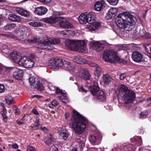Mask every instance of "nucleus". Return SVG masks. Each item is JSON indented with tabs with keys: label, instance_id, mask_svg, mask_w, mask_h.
Wrapping results in <instances>:
<instances>
[{
	"label": "nucleus",
	"instance_id": "31",
	"mask_svg": "<svg viewBox=\"0 0 151 151\" xmlns=\"http://www.w3.org/2000/svg\"><path fill=\"white\" fill-rule=\"evenodd\" d=\"M40 48L42 49H46L47 48V39H43L40 41Z\"/></svg>",
	"mask_w": 151,
	"mask_h": 151
},
{
	"label": "nucleus",
	"instance_id": "42",
	"mask_svg": "<svg viewBox=\"0 0 151 151\" xmlns=\"http://www.w3.org/2000/svg\"><path fill=\"white\" fill-rule=\"evenodd\" d=\"M147 52L151 54V44H147L145 46Z\"/></svg>",
	"mask_w": 151,
	"mask_h": 151
},
{
	"label": "nucleus",
	"instance_id": "50",
	"mask_svg": "<svg viewBox=\"0 0 151 151\" xmlns=\"http://www.w3.org/2000/svg\"><path fill=\"white\" fill-rule=\"evenodd\" d=\"M27 151H37V150L33 147L30 145H28L27 146Z\"/></svg>",
	"mask_w": 151,
	"mask_h": 151
},
{
	"label": "nucleus",
	"instance_id": "55",
	"mask_svg": "<svg viewBox=\"0 0 151 151\" xmlns=\"http://www.w3.org/2000/svg\"><path fill=\"white\" fill-rule=\"evenodd\" d=\"M133 34L135 36H139V32L136 29L133 32Z\"/></svg>",
	"mask_w": 151,
	"mask_h": 151
},
{
	"label": "nucleus",
	"instance_id": "64",
	"mask_svg": "<svg viewBox=\"0 0 151 151\" xmlns=\"http://www.w3.org/2000/svg\"><path fill=\"white\" fill-rule=\"evenodd\" d=\"M32 113L38 115L39 113L38 111L35 109H33L32 111Z\"/></svg>",
	"mask_w": 151,
	"mask_h": 151
},
{
	"label": "nucleus",
	"instance_id": "57",
	"mask_svg": "<svg viewBox=\"0 0 151 151\" xmlns=\"http://www.w3.org/2000/svg\"><path fill=\"white\" fill-rule=\"evenodd\" d=\"M51 104L52 106H55L58 105L57 101L55 100H53L51 102Z\"/></svg>",
	"mask_w": 151,
	"mask_h": 151
},
{
	"label": "nucleus",
	"instance_id": "19",
	"mask_svg": "<svg viewBox=\"0 0 151 151\" xmlns=\"http://www.w3.org/2000/svg\"><path fill=\"white\" fill-rule=\"evenodd\" d=\"M63 68L65 70L70 72L74 71L75 68V67L74 65L68 61H65L63 63Z\"/></svg>",
	"mask_w": 151,
	"mask_h": 151
},
{
	"label": "nucleus",
	"instance_id": "29",
	"mask_svg": "<svg viewBox=\"0 0 151 151\" xmlns=\"http://www.w3.org/2000/svg\"><path fill=\"white\" fill-rule=\"evenodd\" d=\"M117 11V9L115 8L110 9L107 13V16L109 18H114L116 16Z\"/></svg>",
	"mask_w": 151,
	"mask_h": 151
},
{
	"label": "nucleus",
	"instance_id": "59",
	"mask_svg": "<svg viewBox=\"0 0 151 151\" xmlns=\"http://www.w3.org/2000/svg\"><path fill=\"white\" fill-rule=\"evenodd\" d=\"M7 111H6V109L5 108H3L2 111V114H6Z\"/></svg>",
	"mask_w": 151,
	"mask_h": 151
},
{
	"label": "nucleus",
	"instance_id": "47",
	"mask_svg": "<svg viewBox=\"0 0 151 151\" xmlns=\"http://www.w3.org/2000/svg\"><path fill=\"white\" fill-rule=\"evenodd\" d=\"M111 151H125V150L123 149L122 147L118 146L113 148Z\"/></svg>",
	"mask_w": 151,
	"mask_h": 151
},
{
	"label": "nucleus",
	"instance_id": "37",
	"mask_svg": "<svg viewBox=\"0 0 151 151\" xmlns=\"http://www.w3.org/2000/svg\"><path fill=\"white\" fill-rule=\"evenodd\" d=\"M5 100L6 103L9 104L12 102L13 99L11 96L7 95L5 96Z\"/></svg>",
	"mask_w": 151,
	"mask_h": 151
},
{
	"label": "nucleus",
	"instance_id": "9",
	"mask_svg": "<svg viewBox=\"0 0 151 151\" xmlns=\"http://www.w3.org/2000/svg\"><path fill=\"white\" fill-rule=\"evenodd\" d=\"M29 80L30 88H37L40 91H42L44 90V87L42 84L39 81H36L34 77H29Z\"/></svg>",
	"mask_w": 151,
	"mask_h": 151
},
{
	"label": "nucleus",
	"instance_id": "14",
	"mask_svg": "<svg viewBox=\"0 0 151 151\" xmlns=\"http://www.w3.org/2000/svg\"><path fill=\"white\" fill-rule=\"evenodd\" d=\"M9 54L14 61L20 65L19 62L21 61L22 59V56H21L20 54L16 51H13Z\"/></svg>",
	"mask_w": 151,
	"mask_h": 151
},
{
	"label": "nucleus",
	"instance_id": "2",
	"mask_svg": "<svg viewBox=\"0 0 151 151\" xmlns=\"http://www.w3.org/2000/svg\"><path fill=\"white\" fill-rule=\"evenodd\" d=\"M73 113L71 119L73 128L77 134H81L86 128L87 120L75 110H73Z\"/></svg>",
	"mask_w": 151,
	"mask_h": 151
},
{
	"label": "nucleus",
	"instance_id": "24",
	"mask_svg": "<svg viewBox=\"0 0 151 151\" xmlns=\"http://www.w3.org/2000/svg\"><path fill=\"white\" fill-rule=\"evenodd\" d=\"M7 17L9 20L13 22H20L21 20V19L20 17L14 14H9Z\"/></svg>",
	"mask_w": 151,
	"mask_h": 151
},
{
	"label": "nucleus",
	"instance_id": "11",
	"mask_svg": "<svg viewBox=\"0 0 151 151\" xmlns=\"http://www.w3.org/2000/svg\"><path fill=\"white\" fill-rule=\"evenodd\" d=\"M75 46V51L83 52L85 50L86 46L83 41L76 42Z\"/></svg>",
	"mask_w": 151,
	"mask_h": 151
},
{
	"label": "nucleus",
	"instance_id": "16",
	"mask_svg": "<svg viewBox=\"0 0 151 151\" xmlns=\"http://www.w3.org/2000/svg\"><path fill=\"white\" fill-rule=\"evenodd\" d=\"M88 89L91 93L93 95H96L97 92L99 90V88L97 81L96 80L93 81V86H90Z\"/></svg>",
	"mask_w": 151,
	"mask_h": 151
},
{
	"label": "nucleus",
	"instance_id": "5",
	"mask_svg": "<svg viewBox=\"0 0 151 151\" xmlns=\"http://www.w3.org/2000/svg\"><path fill=\"white\" fill-rule=\"evenodd\" d=\"M118 57L117 52L114 50H108L105 51L104 53L103 58L106 61L111 63H114L115 58Z\"/></svg>",
	"mask_w": 151,
	"mask_h": 151
},
{
	"label": "nucleus",
	"instance_id": "56",
	"mask_svg": "<svg viewBox=\"0 0 151 151\" xmlns=\"http://www.w3.org/2000/svg\"><path fill=\"white\" fill-rule=\"evenodd\" d=\"M88 64H89L91 66V67H97V66H99L97 64H96L95 63L91 62H89L88 63Z\"/></svg>",
	"mask_w": 151,
	"mask_h": 151
},
{
	"label": "nucleus",
	"instance_id": "32",
	"mask_svg": "<svg viewBox=\"0 0 151 151\" xmlns=\"http://www.w3.org/2000/svg\"><path fill=\"white\" fill-rule=\"evenodd\" d=\"M1 49L3 52L6 53L7 56H9L10 53V50L8 49L7 46L6 44H3L1 47Z\"/></svg>",
	"mask_w": 151,
	"mask_h": 151
},
{
	"label": "nucleus",
	"instance_id": "51",
	"mask_svg": "<svg viewBox=\"0 0 151 151\" xmlns=\"http://www.w3.org/2000/svg\"><path fill=\"white\" fill-rule=\"evenodd\" d=\"M50 151H58V148L55 146H51L50 149Z\"/></svg>",
	"mask_w": 151,
	"mask_h": 151
},
{
	"label": "nucleus",
	"instance_id": "25",
	"mask_svg": "<svg viewBox=\"0 0 151 151\" xmlns=\"http://www.w3.org/2000/svg\"><path fill=\"white\" fill-rule=\"evenodd\" d=\"M16 10L17 13L22 16L28 17L30 16V14L29 12L22 8L17 7L16 8Z\"/></svg>",
	"mask_w": 151,
	"mask_h": 151
},
{
	"label": "nucleus",
	"instance_id": "1",
	"mask_svg": "<svg viewBox=\"0 0 151 151\" xmlns=\"http://www.w3.org/2000/svg\"><path fill=\"white\" fill-rule=\"evenodd\" d=\"M133 16L129 13L126 12L119 14L115 20L116 24L121 29L128 28L132 29L134 28L135 22Z\"/></svg>",
	"mask_w": 151,
	"mask_h": 151
},
{
	"label": "nucleus",
	"instance_id": "18",
	"mask_svg": "<svg viewBox=\"0 0 151 151\" xmlns=\"http://www.w3.org/2000/svg\"><path fill=\"white\" fill-rule=\"evenodd\" d=\"M105 2L104 0L97 1L94 5V9L97 11H100L105 6Z\"/></svg>",
	"mask_w": 151,
	"mask_h": 151
},
{
	"label": "nucleus",
	"instance_id": "44",
	"mask_svg": "<svg viewBox=\"0 0 151 151\" xmlns=\"http://www.w3.org/2000/svg\"><path fill=\"white\" fill-rule=\"evenodd\" d=\"M148 113L147 111H144L141 112L140 114L139 117L141 119L145 118V116L148 115Z\"/></svg>",
	"mask_w": 151,
	"mask_h": 151
},
{
	"label": "nucleus",
	"instance_id": "61",
	"mask_svg": "<svg viewBox=\"0 0 151 151\" xmlns=\"http://www.w3.org/2000/svg\"><path fill=\"white\" fill-rule=\"evenodd\" d=\"M41 129L42 130H43L44 132L45 133H47V129L45 127H41Z\"/></svg>",
	"mask_w": 151,
	"mask_h": 151
},
{
	"label": "nucleus",
	"instance_id": "13",
	"mask_svg": "<svg viewBox=\"0 0 151 151\" xmlns=\"http://www.w3.org/2000/svg\"><path fill=\"white\" fill-rule=\"evenodd\" d=\"M60 40L58 39L50 38L48 39V50H52L54 47L53 45H56L60 43Z\"/></svg>",
	"mask_w": 151,
	"mask_h": 151
},
{
	"label": "nucleus",
	"instance_id": "39",
	"mask_svg": "<svg viewBox=\"0 0 151 151\" xmlns=\"http://www.w3.org/2000/svg\"><path fill=\"white\" fill-rule=\"evenodd\" d=\"M112 80V78L111 77L108 75H105L104 76V81L106 84H109Z\"/></svg>",
	"mask_w": 151,
	"mask_h": 151
},
{
	"label": "nucleus",
	"instance_id": "4",
	"mask_svg": "<svg viewBox=\"0 0 151 151\" xmlns=\"http://www.w3.org/2000/svg\"><path fill=\"white\" fill-rule=\"evenodd\" d=\"M93 13L85 12L81 14L78 17V20L81 24H86L88 23L86 29H89L91 31H94L97 29L100 25V24L99 22H91L93 19Z\"/></svg>",
	"mask_w": 151,
	"mask_h": 151
},
{
	"label": "nucleus",
	"instance_id": "22",
	"mask_svg": "<svg viewBox=\"0 0 151 151\" xmlns=\"http://www.w3.org/2000/svg\"><path fill=\"white\" fill-rule=\"evenodd\" d=\"M142 55L137 51H134L132 53V58L135 62H139L142 58Z\"/></svg>",
	"mask_w": 151,
	"mask_h": 151
},
{
	"label": "nucleus",
	"instance_id": "52",
	"mask_svg": "<svg viewBox=\"0 0 151 151\" xmlns=\"http://www.w3.org/2000/svg\"><path fill=\"white\" fill-rule=\"evenodd\" d=\"M5 91V87L4 86L1 84H0V93H2Z\"/></svg>",
	"mask_w": 151,
	"mask_h": 151
},
{
	"label": "nucleus",
	"instance_id": "48",
	"mask_svg": "<svg viewBox=\"0 0 151 151\" xmlns=\"http://www.w3.org/2000/svg\"><path fill=\"white\" fill-rule=\"evenodd\" d=\"M54 141V139L52 138V136L51 134H50L48 136V145Z\"/></svg>",
	"mask_w": 151,
	"mask_h": 151
},
{
	"label": "nucleus",
	"instance_id": "8",
	"mask_svg": "<svg viewBox=\"0 0 151 151\" xmlns=\"http://www.w3.org/2000/svg\"><path fill=\"white\" fill-rule=\"evenodd\" d=\"M19 63L20 65L26 68H32L34 65V62L32 59L24 55L22 56L21 61Z\"/></svg>",
	"mask_w": 151,
	"mask_h": 151
},
{
	"label": "nucleus",
	"instance_id": "7",
	"mask_svg": "<svg viewBox=\"0 0 151 151\" xmlns=\"http://www.w3.org/2000/svg\"><path fill=\"white\" fill-rule=\"evenodd\" d=\"M0 35L2 36L3 38H12L17 40L24 42L25 41L27 37L26 34L25 32H22L16 36L14 35L11 34H0Z\"/></svg>",
	"mask_w": 151,
	"mask_h": 151
},
{
	"label": "nucleus",
	"instance_id": "17",
	"mask_svg": "<svg viewBox=\"0 0 151 151\" xmlns=\"http://www.w3.org/2000/svg\"><path fill=\"white\" fill-rule=\"evenodd\" d=\"M79 76L81 78L85 80H89L90 78V75L88 70L84 68L80 71Z\"/></svg>",
	"mask_w": 151,
	"mask_h": 151
},
{
	"label": "nucleus",
	"instance_id": "15",
	"mask_svg": "<svg viewBox=\"0 0 151 151\" xmlns=\"http://www.w3.org/2000/svg\"><path fill=\"white\" fill-rule=\"evenodd\" d=\"M90 45L92 47L93 49L96 51H99L104 49V45L98 42H91Z\"/></svg>",
	"mask_w": 151,
	"mask_h": 151
},
{
	"label": "nucleus",
	"instance_id": "45",
	"mask_svg": "<svg viewBox=\"0 0 151 151\" xmlns=\"http://www.w3.org/2000/svg\"><path fill=\"white\" fill-rule=\"evenodd\" d=\"M12 69V68L7 67L3 65V69L2 70H4L6 73L10 72Z\"/></svg>",
	"mask_w": 151,
	"mask_h": 151
},
{
	"label": "nucleus",
	"instance_id": "63",
	"mask_svg": "<svg viewBox=\"0 0 151 151\" xmlns=\"http://www.w3.org/2000/svg\"><path fill=\"white\" fill-rule=\"evenodd\" d=\"M80 89L83 92H84L85 93H86L87 91H88L87 90H85L83 87L81 86L80 88Z\"/></svg>",
	"mask_w": 151,
	"mask_h": 151
},
{
	"label": "nucleus",
	"instance_id": "36",
	"mask_svg": "<svg viewBox=\"0 0 151 151\" xmlns=\"http://www.w3.org/2000/svg\"><path fill=\"white\" fill-rule=\"evenodd\" d=\"M16 26V24L14 23H11L7 24L4 27V29L6 30H10L13 29Z\"/></svg>",
	"mask_w": 151,
	"mask_h": 151
},
{
	"label": "nucleus",
	"instance_id": "12",
	"mask_svg": "<svg viewBox=\"0 0 151 151\" xmlns=\"http://www.w3.org/2000/svg\"><path fill=\"white\" fill-rule=\"evenodd\" d=\"M62 14L61 12H55V14L56 15V16L48 18V23H55L58 21L63 19V17L59 16V15H62Z\"/></svg>",
	"mask_w": 151,
	"mask_h": 151
},
{
	"label": "nucleus",
	"instance_id": "60",
	"mask_svg": "<svg viewBox=\"0 0 151 151\" xmlns=\"http://www.w3.org/2000/svg\"><path fill=\"white\" fill-rule=\"evenodd\" d=\"M40 21L47 22V18H42L40 19Z\"/></svg>",
	"mask_w": 151,
	"mask_h": 151
},
{
	"label": "nucleus",
	"instance_id": "62",
	"mask_svg": "<svg viewBox=\"0 0 151 151\" xmlns=\"http://www.w3.org/2000/svg\"><path fill=\"white\" fill-rule=\"evenodd\" d=\"M65 116L66 119H68L69 117V113L68 112H66L65 114Z\"/></svg>",
	"mask_w": 151,
	"mask_h": 151
},
{
	"label": "nucleus",
	"instance_id": "30",
	"mask_svg": "<svg viewBox=\"0 0 151 151\" xmlns=\"http://www.w3.org/2000/svg\"><path fill=\"white\" fill-rule=\"evenodd\" d=\"M96 96L98 99L101 101L104 100L106 98L104 92L101 90H99Z\"/></svg>",
	"mask_w": 151,
	"mask_h": 151
},
{
	"label": "nucleus",
	"instance_id": "28",
	"mask_svg": "<svg viewBox=\"0 0 151 151\" xmlns=\"http://www.w3.org/2000/svg\"><path fill=\"white\" fill-rule=\"evenodd\" d=\"M73 61L76 63L78 64H82L87 63L86 61L82 58L79 56H76L75 57Z\"/></svg>",
	"mask_w": 151,
	"mask_h": 151
},
{
	"label": "nucleus",
	"instance_id": "38",
	"mask_svg": "<svg viewBox=\"0 0 151 151\" xmlns=\"http://www.w3.org/2000/svg\"><path fill=\"white\" fill-rule=\"evenodd\" d=\"M38 40V39L36 37H32L30 38H28L27 39L28 42L31 43H34L36 42Z\"/></svg>",
	"mask_w": 151,
	"mask_h": 151
},
{
	"label": "nucleus",
	"instance_id": "10",
	"mask_svg": "<svg viewBox=\"0 0 151 151\" xmlns=\"http://www.w3.org/2000/svg\"><path fill=\"white\" fill-rule=\"evenodd\" d=\"M91 143L93 145H97L100 143L101 141V136L100 134H98L90 135L88 138Z\"/></svg>",
	"mask_w": 151,
	"mask_h": 151
},
{
	"label": "nucleus",
	"instance_id": "20",
	"mask_svg": "<svg viewBox=\"0 0 151 151\" xmlns=\"http://www.w3.org/2000/svg\"><path fill=\"white\" fill-rule=\"evenodd\" d=\"M47 12V8L44 6H40L35 9V13L40 16H42L45 14Z\"/></svg>",
	"mask_w": 151,
	"mask_h": 151
},
{
	"label": "nucleus",
	"instance_id": "21",
	"mask_svg": "<svg viewBox=\"0 0 151 151\" xmlns=\"http://www.w3.org/2000/svg\"><path fill=\"white\" fill-rule=\"evenodd\" d=\"M76 41L73 40H67L65 42L66 46L70 50H75Z\"/></svg>",
	"mask_w": 151,
	"mask_h": 151
},
{
	"label": "nucleus",
	"instance_id": "43",
	"mask_svg": "<svg viewBox=\"0 0 151 151\" xmlns=\"http://www.w3.org/2000/svg\"><path fill=\"white\" fill-rule=\"evenodd\" d=\"M39 125V118L37 117L35 122V124L33 127V128H35V129H37Z\"/></svg>",
	"mask_w": 151,
	"mask_h": 151
},
{
	"label": "nucleus",
	"instance_id": "40",
	"mask_svg": "<svg viewBox=\"0 0 151 151\" xmlns=\"http://www.w3.org/2000/svg\"><path fill=\"white\" fill-rule=\"evenodd\" d=\"M58 98L64 103H67L69 102L68 98L65 95L58 96Z\"/></svg>",
	"mask_w": 151,
	"mask_h": 151
},
{
	"label": "nucleus",
	"instance_id": "3",
	"mask_svg": "<svg viewBox=\"0 0 151 151\" xmlns=\"http://www.w3.org/2000/svg\"><path fill=\"white\" fill-rule=\"evenodd\" d=\"M119 95L121 97L122 103H124L127 105L133 102L135 98V94L132 91L129 90L125 85H119L118 88Z\"/></svg>",
	"mask_w": 151,
	"mask_h": 151
},
{
	"label": "nucleus",
	"instance_id": "49",
	"mask_svg": "<svg viewBox=\"0 0 151 151\" xmlns=\"http://www.w3.org/2000/svg\"><path fill=\"white\" fill-rule=\"evenodd\" d=\"M143 30H140L139 32V36H140L143 38L144 36L145 35L146 32H145Z\"/></svg>",
	"mask_w": 151,
	"mask_h": 151
},
{
	"label": "nucleus",
	"instance_id": "23",
	"mask_svg": "<svg viewBox=\"0 0 151 151\" xmlns=\"http://www.w3.org/2000/svg\"><path fill=\"white\" fill-rule=\"evenodd\" d=\"M50 91H54L55 93V92L57 93H60L61 94H65V93L63 92V91L58 88H56L55 86H53L50 83H48V89Z\"/></svg>",
	"mask_w": 151,
	"mask_h": 151
},
{
	"label": "nucleus",
	"instance_id": "33",
	"mask_svg": "<svg viewBox=\"0 0 151 151\" xmlns=\"http://www.w3.org/2000/svg\"><path fill=\"white\" fill-rule=\"evenodd\" d=\"M94 74L96 76L99 77L101 74V69L100 67H96L94 71Z\"/></svg>",
	"mask_w": 151,
	"mask_h": 151
},
{
	"label": "nucleus",
	"instance_id": "27",
	"mask_svg": "<svg viewBox=\"0 0 151 151\" xmlns=\"http://www.w3.org/2000/svg\"><path fill=\"white\" fill-rule=\"evenodd\" d=\"M23 73V71L22 70H18L14 73L13 77L16 79L21 80L22 78Z\"/></svg>",
	"mask_w": 151,
	"mask_h": 151
},
{
	"label": "nucleus",
	"instance_id": "26",
	"mask_svg": "<svg viewBox=\"0 0 151 151\" xmlns=\"http://www.w3.org/2000/svg\"><path fill=\"white\" fill-rule=\"evenodd\" d=\"M60 27L64 29H68L72 27V24L67 20H62L59 23Z\"/></svg>",
	"mask_w": 151,
	"mask_h": 151
},
{
	"label": "nucleus",
	"instance_id": "41",
	"mask_svg": "<svg viewBox=\"0 0 151 151\" xmlns=\"http://www.w3.org/2000/svg\"><path fill=\"white\" fill-rule=\"evenodd\" d=\"M60 33L63 36H66L67 35H68V34H71L72 33L74 34V32L73 31L66 29L60 31Z\"/></svg>",
	"mask_w": 151,
	"mask_h": 151
},
{
	"label": "nucleus",
	"instance_id": "34",
	"mask_svg": "<svg viewBox=\"0 0 151 151\" xmlns=\"http://www.w3.org/2000/svg\"><path fill=\"white\" fill-rule=\"evenodd\" d=\"M68 135L66 130H63L60 132V137L62 139L65 140L68 137Z\"/></svg>",
	"mask_w": 151,
	"mask_h": 151
},
{
	"label": "nucleus",
	"instance_id": "46",
	"mask_svg": "<svg viewBox=\"0 0 151 151\" xmlns=\"http://www.w3.org/2000/svg\"><path fill=\"white\" fill-rule=\"evenodd\" d=\"M109 3L113 5H115L117 4L118 0H107Z\"/></svg>",
	"mask_w": 151,
	"mask_h": 151
},
{
	"label": "nucleus",
	"instance_id": "6",
	"mask_svg": "<svg viewBox=\"0 0 151 151\" xmlns=\"http://www.w3.org/2000/svg\"><path fill=\"white\" fill-rule=\"evenodd\" d=\"M63 62L62 60L58 58H52L49 60L48 65L53 69H58L60 68L63 67Z\"/></svg>",
	"mask_w": 151,
	"mask_h": 151
},
{
	"label": "nucleus",
	"instance_id": "35",
	"mask_svg": "<svg viewBox=\"0 0 151 151\" xmlns=\"http://www.w3.org/2000/svg\"><path fill=\"white\" fill-rule=\"evenodd\" d=\"M29 25L33 27H39L42 26L43 24L42 23L39 21H33L30 22L28 23Z\"/></svg>",
	"mask_w": 151,
	"mask_h": 151
},
{
	"label": "nucleus",
	"instance_id": "53",
	"mask_svg": "<svg viewBox=\"0 0 151 151\" xmlns=\"http://www.w3.org/2000/svg\"><path fill=\"white\" fill-rule=\"evenodd\" d=\"M143 38L145 39H151V35L150 34L146 32L145 35L144 36Z\"/></svg>",
	"mask_w": 151,
	"mask_h": 151
},
{
	"label": "nucleus",
	"instance_id": "54",
	"mask_svg": "<svg viewBox=\"0 0 151 151\" xmlns=\"http://www.w3.org/2000/svg\"><path fill=\"white\" fill-rule=\"evenodd\" d=\"M126 75L125 73H122L119 76V78L121 80H123L125 78Z\"/></svg>",
	"mask_w": 151,
	"mask_h": 151
},
{
	"label": "nucleus",
	"instance_id": "58",
	"mask_svg": "<svg viewBox=\"0 0 151 151\" xmlns=\"http://www.w3.org/2000/svg\"><path fill=\"white\" fill-rule=\"evenodd\" d=\"M2 115L3 116L4 121H5V122H6V119L7 118V116L6 115V114H2Z\"/></svg>",
	"mask_w": 151,
	"mask_h": 151
}]
</instances>
